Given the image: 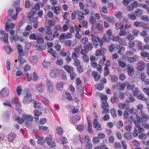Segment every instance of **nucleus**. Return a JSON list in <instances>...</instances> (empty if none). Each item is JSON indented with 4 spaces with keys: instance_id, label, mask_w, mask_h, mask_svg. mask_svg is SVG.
I'll use <instances>...</instances> for the list:
<instances>
[{
    "instance_id": "obj_48",
    "label": "nucleus",
    "mask_w": 149,
    "mask_h": 149,
    "mask_svg": "<svg viewBox=\"0 0 149 149\" xmlns=\"http://www.w3.org/2000/svg\"><path fill=\"white\" fill-rule=\"evenodd\" d=\"M45 39L47 40H54V38L52 34H47V36L45 37Z\"/></svg>"
},
{
    "instance_id": "obj_61",
    "label": "nucleus",
    "mask_w": 149,
    "mask_h": 149,
    "mask_svg": "<svg viewBox=\"0 0 149 149\" xmlns=\"http://www.w3.org/2000/svg\"><path fill=\"white\" fill-rule=\"evenodd\" d=\"M107 20L112 24H113L114 22V18L112 17H107Z\"/></svg>"
},
{
    "instance_id": "obj_16",
    "label": "nucleus",
    "mask_w": 149,
    "mask_h": 149,
    "mask_svg": "<svg viewBox=\"0 0 149 149\" xmlns=\"http://www.w3.org/2000/svg\"><path fill=\"white\" fill-rule=\"evenodd\" d=\"M17 49L20 56H22L24 54V50L22 45H19L17 47Z\"/></svg>"
},
{
    "instance_id": "obj_62",
    "label": "nucleus",
    "mask_w": 149,
    "mask_h": 149,
    "mask_svg": "<svg viewBox=\"0 0 149 149\" xmlns=\"http://www.w3.org/2000/svg\"><path fill=\"white\" fill-rule=\"evenodd\" d=\"M35 47L36 48V49L38 51H42L45 49V46L42 45H40L38 47V45H36Z\"/></svg>"
},
{
    "instance_id": "obj_23",
    "label": "nucleus",
    "mask_w": 149,
    "mask_h": 149,
    "mask_svg": "<svg viewBox=\"0 0 149 149\" xmlns=\"http://www.w3.org/2000/svg\"><path fill=\"white\" fill-rule=\"evenodd\" d=\"M84 15L81 12V11H79L78 12V15H77L78 19L79 20L80 22L81 21H83V20L85 19V17L84 16Z\"/></svg>"
},
{
    "instance_id": "obj_63",
    "label": "nucleus",
    "mask_w": 149,
    "mask_h": 149,
    "mask_svg": "<svg viewBox=\"0 0 149 149\" xmlns=\"http://www.w3.org/2000/svg\"><path fill=\"white\" fill-rule=\"evenodd\" d=\"M54 89L52 85L49 83L48 85V90L49 92H53Z\"/></svg>"
},
{
    "instance_id": "obj_30",
    "label": "nucleus",
    "mask_w": 149,
    "mask_h": 149,
    "mask_svg": "<svg viewBox=\"0 0 149 149\" xmlns=\"http://www.w3.org/2000/svg\"><path fill=\"white\" fill-rule=\"evenodd\" d=\"M118 89L120 91H123L125 88V85L124 84L118 83L117 84Z\"/></svg>"
},
{
    "instance_id": "obj_27",
    "label": "nucleus",
    "mask_w": 149,
    "mask_h": 149,
    "mask_svg": "<svg viewBox=\"0 0 149 149\" xmlns=\"http://www.w3.org/2000/svg\"><path fill=\"white\" fill-rule=\"evenodd\" d=\"M8 140L9 142H12L15 138V134L14 133H10L8 135Z\"/></svg>"
},
{
    "instance_id": "obj_53",
    "label": "nucleus",
    "mask_w": 149,
    "mask_h": 149,
    "mask_svg": "<svg viewBox=\"0 0 149 149\" xmlns=\"http://www.w3.org/2000/svg\"><path fill=\"white\" fill-rule=\"evenodd\" d=\"M118 106L120 109H124L125 108L126 105L125 103H119L118 104Z\"/></svg>"
},
{
    "instance_id": "obj_56",
    "label": "nucleus",
    "mask_w": 149,
    "mask_h": 149,
    "mask_svg": "<svg viewBox=\"0 0 149 149\" xmlns=\"http://www.w3.org/2000/svg\"><path fill=\"white\" fill-rule=\"evenodd\" d=\"M91 36L92 37V40L93 41V42L99 41V40L100 39L99 38L94 36L93 35L91 34Z\"/></svg>"
},
{
    "instance_id": "obj_57",
    "label": "nucleus",
    "mask_w": 149,
    "mask_h": 149,
    "mask_svg": "<svg viewBox=\"0 0 149 149\" xmlns=\"http://www.w3.org/2000/svg\"><path fill=\"white\" fill-rule=\"evenodd\" d=\"M47 21L48 24L51 26H53L55 24V22L54 21H52L50 19H47Z\"/></svg>"
},
{
    "instance_id": "obj_50",
    "label": "nucleus",
    "mask_w": 149,
    "mask_h": 149,
    "mask_svg": "<svg viewBox=\"0 0 149 149\" xmlns=\"http://www.w3.org/2000/svg\"><path fill=\"white\" fill-rule=\"evenodd\" d=\"M60 54L63 57H66L68 55H70V53L69 51H67L64 52H62L60 53Z\"/></svg>"
},
{
    "instance_id": "obj_60",
    "label": "nucleus",
    "mask_w": 149,
    "mask_h": 149,
    "mask_svg": "<svg viewBox=\"0 0 149 149\" xmlns=\"http://www.w3.org/2000/svg\"><path fill=\"white\" fill-rule=\"evenodd\" d=\"M127 38L128 40L131 41L134 39V36L133 34L130 33L127 36Z\"/></svg>"
},
{
    "instance_id": "obj_47",
    "label": "nucleus",
    "mask_w": 149,
    "mask_h": 149,
    "mask_svg": "<svg viewBox=\"0 0 149 149\" xmlns=\"http://www.w3.org/2000/svg\"><path fill=\"white\" fill-rule=\"evenodd\" d=\"M118 61L119 65L121 68H123L126 67V63H125V61L119 60H118Z\"/></svg>"
},
{
    "instance_id": "obj_35",
    "label": "nucleus",
    "mask_w": 149,
    "mask_h": 149,
    "mask_svg": "<svg viewBox=\"0 0 149 149\" xmlns=\"http://www.w3.org/2000/svg\"><path fill=\"white\" fill-rule=\"evenodd\" d=\"M115 29L116 30H118L119 29H120L122 27H124V24H122L121 23H116L115 24Z\"/></svg>"
},
{
    "instance_id": "obj_24",
    "label": "nucleus",
    "mask_w": 149,
    "mask_h": 149,
    "mask_svg": "<svg viewBox=\"0 0 149 149\" xmlns=\"http://www.w3.org/2000/svg\"><path fill=\"white\" fill-rule=\"evenodd\" d=\"M52 138L51 135H49L45 139V141L47 142L48 145H50V143L52 142Z\"/></svg>"
},
{
    "instance_id": "obj_28",
    "label": "nucleus",
    "mask_w": 149,
    "mask_h": 149,
    "mask_svg": "<svg viewBox=\"0 0 149 149\" xmlns=\"http://www.w3.org/2000/svg\"><path fill=\"white\" fill-rule=\"evenodd\" d=\"M120 30V31L119 33V35L121 36H124L127 33L125 31V30L124 28V27H122Z\"/></svg>"
},
{
    "instance_id": "obj_29",
    "label": "nucleus",
    "mask_w": 149,
    "mask_h": 149,
    "mask_svg": "<svg viewBox=\"0 0 149 149\" xmlns=\"http://www.w3.org/2000/svg\"><path fill=\"white\" fill-rule=\"evenodd\" d=\"M142 43L141 42L139 41L138 42L137 45L138 47L140 50H141V51H143L144 50L145 48H147V46H142Z\"/></svg>"
},
{
    "instance_id": "obj_40",
    "label": "nucleus",
    "mask_w": 149,
    "mask_h": 149,
    "mask_svg": "<svg viewBox=\"0 0 149 149\" xmlns=\"http://www.w3.org/2000/svg\"><path fill=\"white\" fill-rule=\"evenodd\" d=\"M38 36V35L36 34L35 33H32L29 35V37L30 40H36Z\"/></svg>"
},
{
    "instance_id": "obj_45",
    "label": "nucleus",
    "mask_w": 149,
    "mask_h": 149,
    "mask_svg": "<svg viewBox=\"0 0 149 149\" xmlns=\"http://www.w3.org/2000/svg\"><path fill=\"white\" fill-rule=\"evenodd\" d=\"M96 19L92 15L90 16L89 18V21L92 24H93L96 22Z\"/></svg>"
},
{
    "instance_id": "obj_43",
    "label": "nucleus",
    "mask_w": 149,
    "mask_h": 149,
    "mask_svg": "<svg viewBox=\"0 0 149 149\" xmlns=\"http://www.w3.org/2000/svg\"><path fill=\"white\" fill-rule=\"evenodd\" d=\"M100 97L102 103H103V102L104 103L107 102V97L106 95L104 94L102 95Z\"/></svg>"
},
{
    "instance_id": "obj_9",
    "label": "nucleus",
    "mask_w": 149,
    "mask_h": 149,
    "mask_svg": "<svg viewBox=\"0 0 149 149\" xmlns=\"http://www.w3.org/2000/svg\"><path fill=\"white\" fill-rule=\"evenodd\" d=\"M106 49L103 47H101L96 51L95 54L96 56L103 55H104V53L106 52Z\"/></svg>"
},
{
    "instance_id": "obj_38",
    "label": "nucleus",
    "mask_w": 149,
    "mask_h": 149,
    "mask_svg": "<svg viewBox=\"0 0 149 149\" xmlns=\"http://www.w3.org/2000/svg\"><path fill=\"white\" fill-rule=\"evenodd\" d=\"M46 28L45 30L46 31V33L47 34H52V29L49 26H46Z\"/></svg>"
},
{
    "instance_id": "obj_25",
    "label": "nucleus",
    "mask_w": 149,
    "mask_h": 149,
    "mask_svg": "<svg viewBox=\"0 0 149 149\" xmlns=\"http://www.w3.org/2000/svg\"><path fill=\"white\" fill-rule=\"evenodd\" d=\"M135 52V50L134 48H129L128 50H127L126 52V54L127 55L132 56L134 53Z\"/></svg>"
},
{
    "instance_id": "obj_51",
    "label": "nucleus",
    "mask_w": 149,
    "mask_h": 149,
    "mask_svg": "<svg viewBox=\"0 0 149 149\" xmlns=\"http://www.w3.org/2000/svg\"><path fill=\"white\" fill-rule=\"evenodd\" d=\"M16 120L17 121V122L21 125H22L24 122L25 120L24 119L21 118L19 117H18L16 119Z\"/></svg>"
},
{
    "instance_id": "obj_13",
    "label": "nucleus",
    "mask_w": 149,
    "mask_h": 149,
    "mask_svg": "<svg viewBox=\"0 0 149 149\" xmlns=\"http://www.w3.org/2000/svg\"><path fill=\"white\" fill-rule=\"evenodd\" d=\"M92 76L93 77L95 81H97L100 79V74H97V72L94 71L92 73Z\"/></svg>"
},
{
    "instance_id": "obj_37",
    "label": "nucleus",
    "mask_w": 149,
    "mask_h": 149,
    "mask_svg": "<svg viewBox=\"0 0 149 149\" xmlns=\"http://www.w3.org/2000/svg\"><path fill=\"white\" fill-rule=\"evenodd\" d=\"M132 90L133 92V95L134 96H137L140 93V91L137 87H135Z\"/></svg>"
},
{
    "instance_id": "obj_31",
    "label": "nucleus",
    "mask_w": 149,
    "mask_h": 149,
    "mask_svg": "<svg viewBox=\"0 0 149 149\" xmlns=\"http://www.w3.org/2000/svg\"><path fill=\"white\" fill-rule=\"evenodd\" d=\"M41 101L46 105L47 106L48 105L49 101L47 98L43 96H41Z\"/></svg>"
},
{
    "instance_id": "obj_42",
    "label": "nucleus",
    "mask_w": 149,
    "mask_h": 149,
    "mask_svg": "<svg viewBox=\"0 0 149 149\" xmlns=\"http://www.w3.org/2000/svg\"><path fill=\"white\" fill-rule=\"evenodd\" d=\"M147 136L148 134H147L143 133L139 135V139L144 140L146 139Z\"/></svg>"
},
{
    "instance_id": "obj_52",
    "label": "nucleus",
    "mask_w": 149,
    "mask_h": 149,
    "mask_svg": "<svg viewBox=\"0 0 149 149\" xmlns=\"http://www.w3.org/2000/svg\"><path fill=\"white\" fill-rule=\"evenodd\" d=\"M93 47V45L91 42H88V44L86 45V49L88 51L91 49Z\"/></svg>"
},
{
    "instance_id": "obj_44",
    "label": "nucleus",
    "mask_w": 149,
    "mask_h": 149,
    "mask_svg": "<svg viewBox=\"0 0 149 149\" xmlns=\"http://www.w3.org/2000/svg\"><path fill=\"white\" fill-rule=\"evenodd\" d=\"M88 41V39L87 37H84L81 39V44L83 45L85 44L86 43H87Z\"/></svg>"
},
{
    "instance_id": "obj_34",
    "label": "nucleus",
    "mask_w": 149,
    "mask_h": 149,
    "mask_svg": "<svg viewBox=\"0 0 149 149\" xmlns=\"http://www.w3.org/2000/svg\"><path fill=\"white\" fill-rule=\"evenodd\" d=\"M52 10L56 14H59L60 13L59 8L58 6L55 7L53 6L52 8Z\"/></svg>"
},
{
    "instance_id": "obj_46",
    "label": "nucleus",
    "mask_w": 149,
    "mask_h": 149,
    "mask_svg": "<svg viewBox=\"0 0 149 149\" xmlns=\"http://www.w3.org/2000/svg\"><path fill=\"white\" fill-rule=\"evenodd\" d=\"M64 83L62 82H58L56 85V87L58 90H61L63 88V85Z\"/></svg>"
},
{
    "instance_id": "obj_59",
    "label": "nucleus",
    "mask_w": 149,
    "mask_h": 149,
    "mask_svg": "<svg viewBox=\"0 0 149 149\" xmlns=\"http://www.w3.org/2000/svg\"><path fill=\"white\" fill-rule=\"evenodd\" d=\"M66 94L67 96V99L71 101H72L73 100V99L72 97L70 92H67L66 93Z\"/></svg>"
},
{
    "instance_id": "obj_2",
    "label": "nucleus",
    "mask_w": 149,
    "mask_h": 149,
    "mask_svg": "<svg viewBox=\"0 0 149 149\" xmlns=\"http://www.w3.org/2000/svg\"><path fill=\"white\" fill-rule=\"evenodd\" d=\"M24 91V94L25 95L24 97L23 100L24 103L26 104L30 102H34V100L32 99V94L30 91L27 89H25Z\"/></svg>"
},
{
    "instance_id": "obj_7",
    "label": "nucleus",
    "mask_w": 149,
    "mask_h": 149,
    "mask_svg": "<svg viewBox=\"0 0 149 149\" xmlns=\"http://www.w3.org/2000/svg\"><path fill=\"white\" fill-rule=\"evenodd\" d=\"M145 66V64L143 61H140L138 62L137 67V69L140 71H143Z\"/></svg>"
},
{
    "instance_id": "obj_18",
    "label": "nucleus",
    "mask_w": 149,
    "mask_h": 149,
    "mask_svg": "<svg viewBox=\"0 0 149 149\" xmlns=\"http://www.w3.org/2000/svg\"><path fill=\"white\" fill-rule=\"evenodd\" d=\"M76 84L77 89L78 90H80L81 88L82 82L79 78L76 79Z\"/></svg>"
},
{
    "instance_id": "obj_58",
    "label": "nucleus",
    "mask_w": 149,
    "mask_h": 149,
    "mask_svg": "<svg viewBox=\"0 0 149 149\" xmlns=\"http://www.w3.org/2000/svg\"><path fill=\"white\" fill-rule=\"evenodd\" d=\"M38 143L41 145H43L45 142L44 137H42L39 138L38 140Z\"/></svg>"
},
{
    "instance_id": "obj_15",
    "label": "nucleus",
    "mask_w": 149,
    "mask_h": 149,
    "mask_svg": "<svg viewBox=\"0 0 149 149\" xmlns=\"http://www.w3.org/2000/svg\"><path fill=\"white\" fill-rule=\"evenodd\" d=\"M93 126L98 131L100 130L101 129L100 124L98 123L97 120L96 119H94L93 122Z\"/></svg>"
},
{
    "instance_id": "obj_5",
    "label": "nucleus",
    "mask_w": 149,
    "mask_h": 149,
    "mask_svg": "<svg viewBox=\"0 0 149 149\" xmlns=\"http://www.w3.org/2000/svg\"><path fill=\"white\" fill-rule=\"evenodd\" d=\"M101 108L104 111V112H109L110 111V112H115V109H109L108 104L107 102L104 103L103 102L102 103Z\"/></svg>"
},
{
    "instance_id": "obj_33",
    "label": "nucleus",
    "mask_w": 149,
    "mask_h": 149,
    "mask_svg": "<svg viewBox=\"0 0 149 149\" xmlns=\"http://www.w3.org/2000/svg\"><path fill=\"white\" fill-rule=\"evenodd\" d=\"M135 14L138 17H140V16L143 13L142 10L140 9H137L135 11Z\"/></svg>"
},
{
    "instance_id": "obj_32",
    "label": "nucleus",
    "mask_w": 149,
    "mask_h": 149,
    "mask_svg": "<svg viewBox=\"0 0 149 149\" xmlns=\"http://www.w3.org/2000/svg\"><path fill=\"white\" fill-rule=\"evenodd\" d=\"M135 100L134 97L131 95V96L128 97L126 100V101L128 103H130L134 102Z\"/></svg>"
},
{
    "instance_id": "obj_26",
    "label": "nucleus",
    "mask_w": 149,
    "mask_h": 149,
    "mask_svg": "<svg viewBox=\"0 0 149 149\" xmlns=\"http://www.w3.org/2000/svg\"><path fill=\"white\" fill-rule=\"evenodd\" d=\"M81 117L79 115H77L72 117V122L73 123H75L80 120Z\"/></svg>"
},
{
    "instance_id": "obj_6",
    "label": "nucleus",
    "mask_w": 149,
    "mask_h": 149,
    "mask_svg": "<svg viewBox=\"0 0 149 149\" xmlns=\"http://www.w3.org/2000/svg\"><path fill=\"white\" fill-rule=\"evenodd\" d=\"M35 88L37 91L40 93L43 92L45 89L44 86L39 83H38L36 84Z\"/></svg>"
},
{
    "instance_id": "obj_1",
    "label": "nucleus",
    "mask_w": 149,
    "mask_h": 149,
    "mask_svg": "<svg viewBox=\"0 0 149 149\" xmlns=\"http://www.w3.org/2000/svg\"><path fill=\"white\" fill-rule=\"evenodd\" d=\"M141 117L137 115L136 119L137 120L134 121V123L136 126L139 127L140 126L141 122L142 124L144 127L147 129H149V124H147V121L149 119V116L145 113V112H141Z\"/></svg>"
},
{
    "instance_id": "obj_17",
    "label": "nucleus",
    "mask_w": 149,
    "mask_h": 149,
    "mask_svg": "<svg viewBox=\"0 0 149 149\" xmlns=\"http://www.w3.org/2000/svg\"><path fill=\"white\" fill-rule=\"evenodd\" d=\"M65 70L68 73H70L74 71L73 68L66 65L64 66Z\"/></svg>"
},
{
    "instance_id": "obj_55",
    "label": "nucleus",
    "mask_w": 149,
    "mask_h": 149,
    "mask_svg": "<svg viewBox=\"0 0 149 149\" xmlns=\"http://www.w3.org/2000/svg\"><path fill=\"white\" fill-rule=\"evenodd\" d=\"M48 52L50 53L54 57L56 58L55 55V51L53 49L51 48L48 50Z\"/></svg>"
},
{
    "instance_id": "obj_11",
    "label": "nucleus",
    "mask_w": 149,
    "mask_h": 149,
    "mask_svg": "<svg viewBox=\"0 0 149 149\" xmlns=\"http://www.w3.org/2000/svg\"><path fill=\"white\" fill-rule=\"evenodd\" d=\"M134 67L132 65H128L127 69V72L129 75L133 76L134 74Z\"/></svg>"
},
{
    "instance_id": "obj_21",
    "label": "nucleus",
    "mask_w": 149,
    "mask_h": 149,
    "mask_svg": "<svg viewBox=\"0 0 149 149\" xmlns=\"http://www.w3.org/2000/svg\"><path fill=\"white\" fill-rule=\"evenodd\" d=\"M8 16H7V20L10 22L11 20L12 17L13 16V15L14 14V10L10 9L8 10Z\"/></svg>"
},
{
    "instance_id": "obj_39",
    "label": "nucleus",
    "mask_w": 149,
    "mask_h": 149,
    "mask_svg": "<svg viewBox=\"0 0 149 149\" xmlns=\"http://www.w3.org/2000/svg\"><path fill=\"white\" fill-rule=\"evenodd\" d=\"M21 56H19L18 58V61L19 62V65L20 66L22 65L23 64L25 61V60Z\"/></svg>"
},
{
    "instance_id": "obj_12",
    "label": "nucleus",
    "mask_w": 149,
    "mask_h": 149,
    "mask_svg": "<svg viewBox=\"0 0 149 149\" xmlns=\"http://www.w3.org/2000/svg\"><path fill=\"white\" fill-rule=\"evenodd\" d=\"M10 22V21L9 22V21L7 20L5 22L6 26L5 27V29L7 31H8V30L7 29H8V28H10L11 29L14 28L15 26V25L14 24H9V23Z\"/></svg>"
},
{
    "instance_id": "obj_14",
    "label": "nucleus",
    "mask_w": 149,
    "mask_h": 149,
    "mask_svg": "<svg viewBox=\"0 0 149 149\" xmlns=\"http://www.w3.org/2000/svg\"><path fill=\"white\" fill-rule=\"evenodd\" d=\"M119 99L117 94L114 93L113 97L111 99V101L112 103H116L119 102Z\"/></svg>"
},
{
    "instance_id": "obj_10",
    "label": "nucleus",
    "mask_w": 149,
    "mask_h": 149,
    "mask_svg": "<svg viewBox=\"0 0 149 149\" xmlns=\"http://www.w3.org/2000/svg\"><path fill=\"white\" fill-rule=\"evenodd\" d=\"M136 74L137 75L139 76V78H140L142 83L146 79V75L145 73L136 72Z\"/></svg>"
},
{
    "instance_id": "obj_64",
    "label": "nucleus",
    "mask_w": 149,
    "mask_h": 149,
    "mask_svg": "<svg viewBox=\"0 0 149 149\" xmlns=\"http://www.w3.org/2000/svg\"><path fill=\"white\" fill-rule=\"evenodd\" d=\"M127 16L131 20H134L136 19L135 15L133 14H128Z\"/></svg>"
},
{
    "instance_id": "obj_36",
    "label": "nucleus",
    "mask_w": 149,
    "mask_h": 149,
    "mask_svg": "<svg viewBox=\"0 0 149 149\" xmlns=\"http://www.w3.org/2000/svg\"><path fill=\"white\" fill-rule=\"evenodd\" d=\"M124 137L127 139H131L132 138L131 133L130 132L125 133L124 134Z\"/></svg>"
},
{
    "instance_id": "obj_54",
    "label": "nucleus",
    "mask_w": 149,
    "mask_h": 149,
    "mask_svg": "<svg viewBox=\"0 0 149 149\" xmlns=\"http://www.w3.org/2000/svg\"><path fill=\"white\" fill-rule=\"evenodd\" d=\"M34 118L36 120H37L39 119V116L42 114V112H35Z\"/></svg>"
},
{
    "instance_id": "obj_3",
    "label": "nucleus",
    "mask_w": 149,
    "mask_h": 149,
    "mask_svg": "<svg viewBox=\"0 0 149 149\" xmlns=\"http://www.w3.org/2000/svg\"><path fill=\"white\" fill-rule=\"evenodd\" d=\"M49 74L51 77L53 78H56L59 76V71L58 69L54 68L50 70Z\"/></svg>"
},
{
    "instance_id": "obj_41",
    "label": "nucleus",
    "mask_w": 149,
    "mask_h": 149,
    "mask_svg": "<svg viewBox=\"0 0 149 149\" xmlns=\"http://www.w3.org/2000/svg\"><path fill=\"white\" fill-rule=\"evenodd\" d=\"M43 67L44 68H47L48 69L50 68V64L47 62L44 61L42 63Z\"/></svg>"
},
{
    "instance_id": "obj_49",
    "label": "nucleus",
    "mask_w": 149,
    "mask_h": 149,
    "mask_svg": "<svg viewBox=\"0 0 149 149\" xmlns=\"http://www.w3.org/2000/svg\"><path fill=\"white\" fill-rule=\"evenodd\" d=\"M96 28L99 31H102L103 29V25L100 23L97 24L96 26Z\"/></svg>"
},
{
    "instance_id": "obj_19",
    "label": "nucleus",
    "mask_w": 149,
    "mask_h": 149,
    "mask_svg": "<svg viewBox=\"0 0 149 149\" xmlns=\"http://www.w3.org/2000/svg\"><path fill=\"white\" fill-rule=\"evenodd\" d=\"M68 39L65 33H61L59 37V39L61 42H64L66 39Z\"/></svg>"
},
{
    "instance_id": "obj_8",
    "label": "nucleus",
    "mask_w": 149,
    "mask_h": 149,
    "mask_svg": "<svg viewBox=\"0 0 149 149\" xmlns=\"http://www.w3.org/2000/svg\"><path fill=\"white\" fill-rule=\"evenodd\" d=\"M34 104V107L36 109V110L33 112H40L41 111L42 108L41 107L40 103L34 100V102H33Z\"/></svg>"
},
{
    "instance_id": "obj_22",
    "label": "nucleus",
    "mask_w": 149,
    "mask_h": 149,
    "mask_svg": "<svg viewBox=\"0 0 149 149\" xmlns=\"http://www.w3.org/2000/svg\"><path fill=\"white\" fill-rule=\"evenodd\" d=\"M125 86L127 87V89L128 90H132L135 87L134 84H131L130 82H126L125 84Z\"/></svg>"
},
{
    "instance_id": "obj_20",
    "label": "nucleus",
    "mask_w": 149,
    "mask_h": 149,
    "mask_svg": "<svg viewBox=\"0 0 149 149\" xmlns=\"http://www.w3.org/2000/svg\"><path fill=\"white\" fill-rule=\"evenodd\" d=\"M9 93V91L6 90V88H4L1 90L0 95L3 97H5L8 96Z\"/></svg>"
},
{
    "instance_id": "obj_4",
    "label": "nucleus",
    "mask_w": 149,
    "mask_h": 149,
    "mask_svg": "<svg viewBox=\"0 0 149 149\" xmlns=\"http://www.w3.org/2000/svg\"><path fill=\"white\" fill-rule=\"evenodd\" d=\"M0 33L2 34L0 38L1 40L6 44L8 43V33H5L4 31L2 30L1 31Z\"/></svg>"
}]
</instances>
